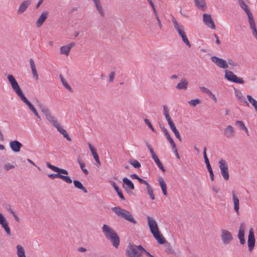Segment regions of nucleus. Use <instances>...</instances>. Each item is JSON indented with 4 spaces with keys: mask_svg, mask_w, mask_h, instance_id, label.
Instances as JSON below:
<instances>
[{
    "mask_svg": "<svg viewBox=\"0 0 257 257\" xmlns=\"http://www.w3.org/2000/svg\"><path fill=\"white\" fill-rule=\"evenodd\" d=\"M102 231L105 237L109 239L114 247L117 248L119 244V238L115 231L106 224H104L102 227Z\"/></svg>",
    "mask_w": 257,
    "mask_h": 257,
    "instance_id": "1",
    "label": "nucleus"
},
{
    "mask_svg": "<svg viewBox=\"0 0 257 257\" xmlns=\"http://www.w3.org/2000/svg\"><path fill=\"white\" fill-rule=\"evenodd\" d=\"M145 248L141 245L129 244L126 249L127 257H143L142 253Z\"/></svg>",
    "mask_w": 257,
    "mask_h": 257,
    "instance_id": "2",
    "label": "nucleus"
},
{
    "mask_svg": "<svg viewBox=\"0 0 257 257\" xmlns=\"http://www.w3.org/2000/svg\"><path fill=\"white\" fill-rule=\"evenodd\" d=\"M111 209L117 216L134 224L137 223V220L128 211L121 209L119 207H114Z\"/></svg>",
    "mask_w": 257,
    "mask_h": 257,
    "instance_id": "3",
    "label": "nucleus"
},
{
    "mask_svg": "<svg viewBox=\"0 0 257 257\" xmlns=\"http://www.w3.org/2000/svg\"><path fill=\"white\" fill-rule=\"evenodd\" d=\"M46 119L55 127L57 128V131L61 134L64 138L68 141H71V139L69 136L66 131L61 126L60 123L56 118V117L52 114L46 118Z\"/></svg>",
    "mask_w": 257,
    "mask_h": 257,
    "instance_id": "4",
    "label": "nucleus"
},
{
    "mask_svg": "<svg viewBox=\"0 0 257 257\" xmlns=\"http://www.w3.org/2000/svg\"><path fill=\"white\" fill-rule=\"evenodd\" d=\"M225 73L224 77L227 80L236 83L242 84L244 83V81L242 78L238 77L232 72L225 70Z\"/></svg>",
    "mask_w": 257,
    "mask_h": 257,
    "instance_id": "5",
    "label": "nucleus"
},
{
    "mask_svg": "<svg viewBox=\"0 0 257 257\" xmlns=\"http://www.w3.org/2000/svg\"><path fill=\"white\" fill-rule=\"evenodd\" d=\"M219 164L221 174L224 179L227 181L229 178L228 165L226 161L222 159L219 162Z\"/></svg>",
    "mask_w": 257,
    "mask_h": 257,
    "instance_id": "6",
    "label": "nucleus"
},
{
    "mask_svg": "<svg viewBox=\"0 0 257 257\" xmlns=\"http://www.w3.org/2000/svg\"><path fill=\"white\" fill-rule=\"evenodd\" d=\"M122 182V186L125 191L130 195L134 194L132 191L134 190L135 186L132 181L127 178H124Z\"/></svg>",
    "mask_w": 257,
    "mask_h": 257,
    "instance_id": "7",
    "label": "nucleus"
},
{
    "mask_svg": "<svg viewBox=\"0 0 257 257\" xmlns=\"http://www.w3.org/2000/svg\"><path fill=\"white\" fill-rule=\"evenodd\" d=\"M146 145H147L148 148L149 149V150L150 151V153H151V154L152 155V157L153 159L155 162V163H156V164L157 165L158 167L163 172H165V168L164 167V166L162 165V163L160 161L159 159L158 158V157L157 156V155L155 153L153 149L152 148V147L150 146V145L148 142H146Z\"/></svg>",
    "mask_w": 257,
    "mask_h": 257,
    "instance_id": "8",
    "label": "nucleus"
},
{
    "mask_svg": "<svg viewBox=\"0 0 257 257\" xmlns=\"http://www.w3.org/2000/svg\"><path fill=\"white\" fill-rule=\"evenodd\" d=\"M221 237L222 242L225 244H229L233 239L231 233L227 230L222 229Z\"/></svg>",
    "mask_w": 257,
    "mask_h": 257,
    "instance_id": "9",
    "label": "nucleus"
},
{
    "mask_svg": "<svg viewBox=\"0 0 257 257\" xmlns=\"http://www.w3.org/2000/svg\"><path fill=\"white\" fill-rule=\"evenodd\" d=\"M211 60L217 66H218V67H219L221 68L226 69L228 67L226 61L223 59L218 58L216 56H212L211 58Z\"/></svg>",
    "mask_w": 257,
    "mask_h": 257,
    "instance_id": "10",
    "label": "nucleus"
},
{
    "mask_svg": "<svg viewBox=\"0 0 257 257\" xmlns=\"http://www.w3.org/2000/svg\"><path fill=\"white\" fill-rule=\"evenodd\" d=\"M254 244L255 238L253 232V229L252 228H250L249 230L247 239V244L249 251H251L252 250L254 246Z\"/></svg>",
    "mask_w": 257,
    "mask_h": 257,
    "instance_id": "11",
    "label": "nucleus"
},
{
    "mask_svg": "<svg viewBox=\"0 0 257 257\" xmlns=\"http://www.w3.org/2000/svg\"><path fill=\"white\" fill-rule=\"evenodd\" d=\"M238 3L240 7L246 13L248 18V20H249V19L254 18L252 13L250 12L248 7L243 0H238Z\"/></svg>",
    "mask_w": 257,
    "mask_h": 257,
    "instance_id": "12",
    "label": "nucleus"
},
{
    "mask_svg": "<svg viewBox=\"0 0 257 257\" xmlns=\"http://www.w3.org/2000/svg\"><path fill=\"white\" fill-rule=\"evenodd\" d=\"M203 21L204 24L212 29H215V26L210 15L204 14L203 15Z\"/></svg>",
    "mask_w": 257,
    "mask_h": 257,
    "instance_id": "13",
    "label": "nucleus"
},
{
    "mask_svg": "<svg viewBox=\"0 0 257 257\" xmlns=\"http://www.w3.org/2000/svg\"><path fill=\"white\" fill-rule=\"evenodd\" d=\"M8 79L11 85L13 90L16 93L21 90L17 81L13 75L10 74L8 76Z\"/></svg>",
    "mask_w": 257,
    "mask_h": 257,
    "instance_id": "14",
    "label": "nucleus"
},
{
    "mask_svg": "<svg viewBox=\"0 0 257 257\" xmlns=\"http://www.w3.org/2000/svg\"><path fill=\"white\" fill-rule=\"evenodd\" d=\"M8 79L11 85L13 90L16 93L21 90L17 81L13 75L10 74L8 76Z\"/></svg>",
    "mask_w": 257,
    "mask_h": 257,
    "instance_id": "15",
    "label": "nucleus"
},
{
    "mask_svg": "<svg viewBox=\"0 0 257 257\" xmlns=\"http://www.w3.org/2000/svg\"><path fill=\"white\" fill-rule=\"evenodd\" d=\"M245 229V225L244 223L242 222L240 224L238 234V238L239 239V242L241 244H244L245 243V240L244 239V232Z\"/></svg>",
    "mask_w": 257,
    "mask_h": 257,
    "instance_id": "16",
    "label": "nucleus"
},
{
    "mask_svg": "<svg viewBox=\"0 0 257 257\" xmlns=\"http://www.w3.org/2000/svg\"><path fill=\"white\" fill-rule=\"evenodd\" d=\"M148 225L152 233L158 231L159 228L156 221L150 216L147 217Z\"/></svg>",
    "mask_w": 257,
    "mask_h": 257,
    "instance_id": "17",
    "label": "nucleus"
},
{
    "mask_svg": "<svg viewBox=\"0 0 257 257\" xmlns=\"http://www.w3.org/2000/svg\"><path fill=\"white\" fill-rule=\"evenodd\" d=\"M0 224L9 235L11 234V230L8 225V223L5 216L0 212Z\"/></svg>",
    "mask_w": 257,
    "mask_h": 257,
    "instance_id": "18",
    "label": "nucleus"
},
{
    "mask_svg": "<svg viewBox=\"0 0 257 257\" xmlns=\"http://www.w3.org/2000/svg\"><path fill=\"white\" fill-rule=\"evenodd\" d=\"M11 149L14 152H19L21 148L22 147V144L18 141H12L10 143Z\"/></svg>",
    "mask_w": 257,
    "mask_h": 257,
    "instance_id": "19",
    "label": "nucleus"
},
{
    "mask_svg": "<svg viewBox=\"0 0 257 257\" xmlns=\"http://www.w3.org/2000/svg\"><path fill=\"white\" fill-rule=\"evenodd\" d=\"M32 3V0H26L23 1L20 5L18 10V14H21L26 11L28 7Z\"/></svg>",
    "mask_w": 257,
    "mask_h": 257,
    "instance_id": "20",
    "label": "nucleus"
},
{
    "mask_svg": "<svg viewBox=\"0 0 257 257\" xmlns=\"http://www.w3.org/2000/svg\"><path fill=\"white\" fill-rule=\"evenodd\" d=\"M172 22L173 23L174 28L178 32L179 35L184 32V26L180 23H179L174 17H172Z\"/></svg>",
    "mask_w": 257,
    "mask_h": 257,
    "instance_id": "21",
    "label": "nucleus"
},
{
    "mask_svg": "<svg viewBox=\"0 0 257 257\" xmlns=\"http://www.w3.org/2000/svg\"><path fill=\"white\" fill-rule=\"evenodd\" d=\"M234 128L233 126L229 125L224 129V135L227 139H231L233 137Z\"/></svg>",
    "mask_w": 257,
    "mask_h": 257,
    "instance_id": "22",
    "label": "nucleus"
},
{
    "mask_svg": "<svg viewBox=\"0 0 257 257\" xmlns=\"http://www.w3.org/2000/svg\"><path fill=\"white\" fill-rule=\"evenodd\" d=\"M160 128H161L162 131L164 133V135L166 137L167 140L170 143V144L172 147V149H174V148H175V143H174L173 140L170 137L169 133L168 132L167 130L165 128V127L164 125H160Z\"/></svg>",
    "mask_w": 257,
    "mask_h": 257,
    "instance_id": "23",
    "label": "nucleus"
},
{
    "mask_svg": "<svg viewBox=\"0 0 257 257\" xmlns=\"http://www.w3.org/2000/svg\"><path fill=\"white\" fill-rule=\"evenodd\" d=\"M234 90L235 95V96L237 98V99L238 100H239L240 101H241L244 103H245L247 106H249L248 103L246 101L245 98L243 95L242 92L240 90H238L236 88H234Z\"/></svg>",
    "mask_w": 257,
    "mask_h": 257,
    "instance_id": "24",
    "label": "nucleus"
},
{
    "mask_svg": "<svg viewBox=\"0 0 257 257\" xmlns=\"http://www.w3.org/2000/svg\"><path fill=\"white\" fill-rule=\"evenodd\" d=\"M46 165L48 168L56 172L62 173V174L65 175H67L68 174V172L67 170L53 166L51 165L49 162H47Z\"/></svg>",
    "mask_w": 257,
    "mask_h": 257,
    "instance_id": "25",
    "label": "nucleus"
},
{
    "mask_svg": "<svg viewBox=\"0 0 257 257\" xmlns=\"http://www.w3.org/2000/svg\"><path fill=\"white\" fill-rule=\"evenodd\" d=\"M232 200L234 204V209L237 214H239V201L238 197L235 195L234 191L232 192Z\"/></svg>",
    "mask_w": 257,
    "mask_h": 257,
    "instance_id": "26",
    "label": "nucleus"
},
{
    "mask_svg": "<svg viewBox=\"0 0 257 257\" xmlns=\"http://www.w3.org/2000/svg\"><path fill=\"white\" fill-rule=\"evenodd\" d=\"M48 15V13L47 12H45L42 13L40 17L38 18L36 26L38 28H40L41 27L42 24L45 21L46 19L47 18Z\"/></svg>",
    "mask_w": 257,
    "mask_h": 257,
    "instance_id": "27",
    "label": "nucleus"
},
{
    "mask_svg": "<svg viewBox=\"0 0 257 257\" xmlns=\"http://www.w3.org/2000/svg\"><path fill=\"white\" fill-rule=\"evenodd\" d=\"M196 7L199 10L205 11L207 9V6L205 0H193Z\"/></svg>",
    "mask_w": 257,
    "mask_h": 257,
    "instance_id": "28",
    "label": "nucleus"
},
{
    "mask_svg": "<svg viewBox=\"0 0 257 257\" xmlns=\"http://www.w3.org/2000/svg\"><path fill=\"white\" fill-rule=\"evenodd\" d=\"M248 22L249 24L250 28L252 30V35L257 40V30L254 18L249 19V20H248Z\"/></svg>",
    "mask_w": 257,
    "mask_h": 257,
    "instance_id": "29",
    "label": "nucleus"
},
{
    "mask_svg": "<svg viewBox=\"0 0 257 257\" xmlns=\"http://www.w3.org/2000/svg\"><path fill=\"white\" fill-rule=\"evenodd\" d=\"M155 238L161 244H164L166 242V239L160 233V231H157L152 233Z\"/></svg>",
    "mask_w": 257,
    "mask_h": 257,
    "instance_id": "30",
    "label": "nucleus"
},
{
    "mask_svg": "<svg viewBox=\"0 0 257 257\" xmlns=\"http://www.w3.org/2000/svg\"><path fill=\"white\" fill-rule=\"evenodd\" d=\"M188 85V81L183 78L181 80L180 82L177 85L176 88L178 90L186 89Z\"/></svg>",
    "mask_w": 257,
    "mask_h": 257,
    "instance_id": "31",
    "label": "nucleus"
},
{
    "mask_svg": "<svg viewBox=\"0 0 257 257\" xmlns=\"http://www.w3.org/2000/svg\"><path fill=\"white\" fill-rule=\"evenodd\" d=\"M97 10L98 11L99 14L102 16L104 17L105 15V13L103 10V8L102 7L101 4L100 3V0H95L93 1Z\"/></svg>",
    "mask_w": 257,
    "mask_h": 257,
    "instance_id": "32",
    "label": "nucleus"
},
{
    "mask_svg": "<svg viewBox=\"0 0 257 257\" xmlns=\"http://www.w3.org/2000/svg\"><path fill=\"white\" fill-rule=\"evenodd\" d=\"M38 105L46 118L52 114L49 109L46 106L43 105L41 103H39Z\"/></svg>",
    "mask_w": 257,
    "mask_h": 257,
    "instance_id": "33",
    "label": "nucleus"
},
{
    "mask_svg": "<svg viewBox=\"0 0 257 257\" xmlns=\"http://www.w3.org/2000/svg\"><path fill=\"white\" fill-rule=\"evenodd\" d=\"M30 63L31 67L32 69L33 76L34 78H35L36 80H37L39 79V76L37 73V70L36 68V66H35L34 61L32 59H30Z\"/></svg>",
    "mask_w": 257,
    "mask_h": 257,
    "instance_id": "34",
    "label": "nucleus"
},
{
    "mask_svg": "<svg viewBox=\"0 0 257 257\" xmlns=\"http://www.w3.org/2000/svg\"><path fill=\"white\" fill-rule=\"evenodd\" d=\"M159 182L160 186L162 189L163 194L165 196L167 195V185L166 182L164 181L162 178H160L159 179Z\"/></svg>",
    "mask_w": 257,
    "mask_h": 257,
    "instance_id": "35",
    "label": "nucleus"
},
{
    "mask_svg": "<svg viewBox=\"0 0 257 257\" xmlns=\"http://www.w3.org/2000/svg\"><path fill=\"white\" fill-rule=\"evenodd\" d=\"M77 162L80 165V167L81 169L82 170L83 173L87 175L88 174L89 172L88 171L85 169V163L82 161L81 158L80 156H78L77 158Z\"/></svg>",
    "mask_w": 257,
    "mask_h": 257,
    "instance_id": "36",
    "label": "nucleus"
},
{
    "mask_svg": "<svg viewBox=\"0 0 257 257\" xmlns=\"http://www.w3.org/2000/svg\"><path fill=\"white\" fill-rule=\"evenodd\" d=\"M73 184L75 188L82 190L84 193H87V189L83 186L82 184L78 180H74Z\"/></svg>",
    "mask_w": 257,
    "mask_h": 257,
    "instance_id": "37",
    "label": "nucleus"
},
{
    "mask_svg": "<svg viewBox=\"0 0 257 257\" xmlns=\"http://www.w3.org/2000/svg\"><path fill=\"white\" fill-rule=\"evenodd\" d=\"M17 253L18 257H26L25 250L23 246L20 245H18L17 246Z\"/></svg>",
    "mask_w": 257,
    "mask_h": 257,
    "instance_id": "38",
    "label": "nucleus"
},
{
    "mask_svg": "<svg viewBox=\"0 0 257 257\" xmlns=\"http://www.w3.org/2000/svg\"><path fill=\"white\" fill-rule=\"evenodd\" d=\"M21 98V100L23 101L25 103H26L27 105L28 104L31 103L27 98L25 97V95L23 93L22 90H20V91H18L16 93Z\"/></svg>",
    "mask_w": 257,
    "mask_h": 257,
    "instance_id": "39",
    "label": "nucleus"
},
{
    "mask_svg": "<svg viewBox=\"0 0 257 257\" xmlns=\"http://www.w3.org/2000/svg\"><path fill=\"white\" fill-rule=\"evenodd\" d=\"M179 36L182 38V41H183V42L187 46H188L189 48H190L191 45L189 41L188 40V39L187 37V36L186 35L185 31L183 32V33H182L181 34H179Z\"/></svg>",
    "mask_w": 257,
    "mask_h": 257,
    "instance_id": "40",
    "label": "nucleus"
},
{
    "mask_svg": "<svg viewBox=\"0 0 257 257\" xmlns=\"http://www.w3.org/2000/svg\"><path fill=\"white\" fill-rule=\"evenodd\" d=\"M170 127L171 129L172 130V131L174 133V134L176 136V138L178 139H179V140L180 141H181L182 139H181V137L180 136V133H179V131L177 130V129L176 128L175 124H173V125L170 126Z\"/></svg>",
    "mask_w": 257,
    "mask_h": 257,
    "instance_id": "41",
    "label": "nucleus"
},
{
    "mask_svg": "<svg viewBox=\"0 0 257 257\" xmlns=\"http://www.w3.org/2000/svg\"><path fill=\"white\" fill-rule=\"evenodd\" d=\"M235 124L236 125H237L240 127V129L245 131L246 134L247 135H248V130L246 128V127L245 126L243 121H242L241 120H236L235 121Z\"/></svg>",
    "mask_w": 257,
    "mask_h": 257,
    "instance_id": "42",
    "label": "nucleus"
},
{
    "mask_svg": "<svg viewBox=\"0 0 257 257\" xmlns=\"http://www.w3.org/2000/svg\"><path fill=\"white\" fill-rule=\"evenodd\" d=\"M70 50L67 45L62 46L60 48V53L61 54H65L66 56H68L69 54Z\"/></svg>",
    "mask_w": 257,
    "mask_h": 257,
    "instance_id": "43",
    "label": "nucleus"
},
{
    "mask_svg": "<svg viewBox=\"0 0 257 257\" xmlns=\"http://www.w3.org/2000/svg\"><path fill=\"white\" fill-rule=\"evenodd\" d=\"M60 78H61V82L63 84V85H64V86L67 88L69 91L70 92H72V88L70 86V85L67 83V82L65 81V80L64 79V78L63 77V76L60 75Z\"/></svg>",
    "mask_w": 257,
    "mask_h": 257,
    "instance_id": "44",
    "label": "nucleus"
},
{
    "mask_svg": "<svg viewBox=\"0 0 257 257\" xmlns=\"http://www.w3.org/2000/svg\"><path fill=\"white\" fill-rule=\"evenodd\" d=\"M146 189H147V193L149 195L151 199L154 200L155 199V197L154 194L153 190L152 187L150 185H149V186L146 187Z\"/></svg>",
    "mask_w": 257,
    "mask_h": 257,
    "instance_id": "45",
    "label": "nucleus"
},
{
    "mask_svg": "<svg viewBox=\"0 0 257 257\" xmlns=\"http://www.w3.org/2000/svg\"><path fill=\"white\" fill-rule=\"evenodd\" d=\"M128 162L130 164L133 165L135 168H139L141 166V164L137 160H131L128 161Z\"/></svg>",
    "mask_w": 257,
    "mask_h": 257,
    "instance_id": "46",
    "label": "nucleus"
},
{
    "mask_svg": "<svg viewBox=\"0 0 257 257\" xmlns=\"http://www.w3.org/2000/svg\"><path fill=\"white\" fill-rule=\"evenodd\" d=\"M203 156L205 160V163L206 165V167L210 166L209 159H208L206 155V148L204 147L203 149Z\"/></svg>",
    "mask_w": 257,
    "mask_h": 257,
    "instance_id": "47",
    "label": "nucleus"
},
{
    "mask_svg": "<svg viewBox=\"0 0 257 257\" xmlns=\"http://www.w3.org/2000/svg\"><path fill=\"white\" fill-rule=\"evenodd\" d=\"M60 179L69 184L72 182L71 179L68 176H64L61 174Z\"/></svg>",
    "mask_w": 257,
    "mask_h": 257,
    "instance_id": "48",
    "label": "nucleus"
},
{
    "mask_svg": "<svg viewBox=\"0 0 257 257\" xmlns=\"http://www.w3.org/2000/svg\"><path fill=\"white\" fill-rule=\"evenodd\" d=\"M15 166L10 163H7L4 165V168L6 171H9L12 169L15 168Z\"/></svg>",
    "mask_w": 257,
    "mask_h": 257,
    "instance_id": "49",
    "label": "nucleus"
},
{
    "mask_svg": "<svg viewBox=\"0 0 257 257\" xmlns=\"http://www.w3.org/2000/svg\"><path fill=\"white\" fill-rule=\"evenodd\" d=\"M61 174L62 173H58L57 174H48V177H49L50 178H51L52 179H54L56 178L60 179V176H61Z\"/></svg>",
    "mask_w": 257,
    "mask_h": 257,
    "instance_id": "50",
    "label": "nucleus"
},
{
    "mask_svg": "<svg viewBox=\"0 0 257 257\" xmlns=\"http://www.w3.org/2000/svg\"><path fill=\"white\" fill-rule=\"evenodd\" d=\"M115 190L117 192V193L118 195L119 196V197H120V198L122 200H124L125 198H124L123 195L122 194L121 190L119 188V187L116 188V189H115Z\"/></svg>",
    "mask_w": 257,
    "mask_h": 257,
    "instance_id": "51",
    "label": "nucleus"
},
{
    "mask_svg": "<svg viewBox=\"0 0 257 257\" xmlns=\"http://www.w3.org/2000/svg\"><path fill=\"white\" fill-rule=\"evenodd\" d=\"M200 103V101L198 99H192L191 101H189V103L193 106H195L197 104H199Z\"/></svg>",
    "mask_w": 257,
    "mask_h": 257,
    "instance_id": "52",
    "label": "nucleus"
},
{
    "mask_svg": "<svg viewBox=\"0 0 257 257\" xmlns=\"http://www.w3.org/2000/svg\"><path fill=\"white\" fill-rule=\"evenodd\" d=\"M144 121L145 122V123L148 125V126H149V127L153 132H156L154 128L153 127L152 124H151V123L150 122V120L148 119H144Z\"/></svg>",
    "mask_w": 257,
    "mask_h": 257,
    "instance_id": "53",
    "label": "nucleus"
},
{
    "mask_svg": "<svg viewBox=\"0 0 257 257\" xmlns=\"http://www.w3.org/2000/svg\"><path fill=\"white\" fill-rule=\"evenodd\" d=\"M92 155L93 156V158H94L95 161L98 164V166H100V160L99 159L98 155L97 154V152L92 154Z\"/></svg>",
    "mask_w": 257,
    "mask_h": 257,
    "instance_id": "54",
    "label": "nucleus"
},
{
    "mask_svg": "<svg viewBox=\"0 0 257 257\" xmlns=\"http://www.w3.org/2000/svg\"><path fill=\"white\" fill-rule=\"evenodd\" d=\"M207 168L208 169V172H209L210 179H211V181H213L214 179V177L213 172V171H212L211 166L207 167Z\"/></svg>",
    "mask_w": 257,
    "mask_h": 257,
    "instance_id": "55",
    "label": "nucleus"
},
{
    "mask_svg": "<svg viewBox=\"0 0 257 257\" xmlns=\"http://www.w3.org/2000/svg\"><path fill=\"white\" fill-rule=\"evenodd\" d=\"M115 76V72H111L109 75V81L110 82H112L114 80Z\"/></svg>",
    "mask_w": 257,
    "mask_h": 257,
    "instance_id": "56",
    "label": "nucleus"
},
{
    "mask_svg": "<svg viewBox=\"0 0 257 257\" xmlns=\"http://www.w3.org/2000/svg\"><path fill=\"white\" fill-rule=\"evenodd\" d=\"M138 181L141 184H144L146 185V187H147L148 186L150 185L146 180L142 179L141 178H140V179H139Z\"/></svg>",
    "mask_w": 257,
    "mask_h": 257,
    "instance_id": "57",
    "label": "nucleus"
},
{
    "mask_svg": "<svg viewBox=\"0 0 257 257\" xmlns=\"http://www.w3.org/2000/svg\"><path fill=\"white\" fill-rule=\"evenodd\" d=\"M163 112L164 115L169 114V109L166 105H163Z\"/></svg>",
    "mask_w": 257,
    "mask_h": 257,
    "instance_id": "58",
    "label": "nucleus"
},
{
    "mask_svg": "<svg viewBox=\"0 0 257 257\" xmlns=\"http://www.w3.org/2000/svg\"><path fill=\"white\" fill-rule=\"evenodd\" d=\"M156 19L158 21V26H159V27L160 29H162V23H161V21L159 18V16L156 17Z\"/></svg>",
    "mask_w": 257,
    "mask_h": 257,
    "instance_id": "59",
    "label": "nucleus"
},
{
    "mask_svg": "<svg viewBox=\"0 0 257 257\" xmlns=\"http://www.w3.org/2000/svg\"><path fill=\"white\" fill-rule=\"evenodd\" d=\"M28 106H29L30 109L33 112H34L35 111H36V109H35V108L34 107V106L32 105V104L31 103H30L29 104H28Z\"/></svg>",
    "mask_w": 257,
    "mask_h": 257,
    "instance_id": "60",
    "label": "nucleus"
},
{
    "mask_svg": "<svg viewBox=\"0 0 257 257\" xmlns=\"http://www.w3.org/2000/svg\"><path fill=\"white\" fill-rule=\"evenodd\" d=\"M166 120L168 121V124L169 125V126L173 125V124H174V123L173 122V120H172L171 117H169V118L167 119Z\"/></svg>",
    "mask_w": 257,
    "mask_h": 257,
    "instance_id": "61",
    "label": "nucleus"
},
{
    "mask_svg": "<svg viewBox=\"0 0 257 257\" xmlns=\"http://www.w3.org/2000/svg\"><path fill=\"white\" fill-rule=\"evenodd\" d=\"M131 177L133 179H137L139 180L140 177H139L137 174H133L131 175Z\"/></svg>",
    "mask_w": 257,
    "mask_h": 257,
    "instance_id": "62",
    "label": "nucleus"
},
{
    "mask_svg": "<svg viewBox=\"0 0 257 257\" xmlns=\"http://www.w3.org/2000/svg\"><path fill=\"white\" fill-rule=\"evenodd\" d=\"M199 89H200V90L201 91L205 92V93H206V91L208 90V88H207L205 87H202V86H200Z\"/></svg>",
    "mask_w": 257,
    "mask_h": 257,
    "instance_id": "63",
    "label": "nucleus"
},
{
    "mask_svg": "<svg viewBox=\"0 0 257 257\" xmlns=\"http://www.w3.org/2000/svg\"><path fill=\"white\" fill-rule=\"evenodd\" d=\"M78 251L79 252H85L86 251V249L83 247H80L78 248Z\"/></svg>",
    "mask_w": 257,
    "mask_h": 257,
    "instance_id": "64",
    "label": "nucleus"
}]
</instances>
